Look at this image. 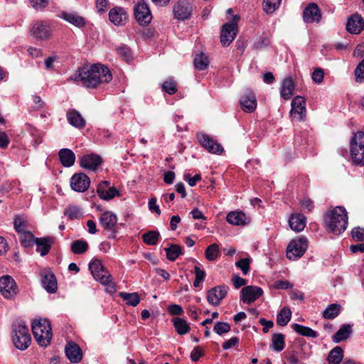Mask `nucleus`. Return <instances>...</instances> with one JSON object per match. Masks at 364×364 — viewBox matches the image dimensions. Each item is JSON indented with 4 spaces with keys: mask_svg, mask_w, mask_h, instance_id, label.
Segmentation results:
<instances>
[{
    "mask_svg": "<svg viewBox=\"0 0 364 364\" xmlns=\"http://www.w3.org/2000/svg\"><path fill=\"white\" fill-rule=\"evenodd\" d=\"M227 221L234 225H244L247 223V217L241 211H232L227 215Z\"/></svg>",
    "mask_w": 364,
    "mask_h": 364,
    "instance_id": "obj_31",
    "label": "nucleus"
},
{
    "mask_svg": "<svg viewBox=\"0 0 364 364\" xmlns=\"http://www.w3.org/2000/svg\"><path fill=\"white\" fill-rule=\"evenodd\" d=\"M262 289L256 286H247L241 290V300L245 304H251L262 296Z\"/></svg>",
    "mask_w": 364,
    "mask_h": 364,
    "instance_id": "obj_17",
    "label": "nucleus"
},
{
    "mask_svg": "<svg viewBox=\"0 0 364 364\" xmlns=\"http://www.w3.org/2000/svg\"><path fill=\"white\" fill-rule=\"evenodd\" d=\"M90 184L89 177L83 173L74 174L70 180L72 189L77 192H85L88 189Z\"/></svg>",
    "mask_w": 364,
    "mask_h": 364,
    "instance_id": "obj_15",
    "label": "nucleus"
},
{
    "mask_svg": "<svg viewBox=\"0 0 364 364\" xmlns=\"http://www.w3.org/2000/svg\"><path fill=\"white\" fill-rule=\"evenodd\" d=\"M109 18L115 26H121L127 21V14L122 7H115L109 11Z\"/></svg>",
    "mask_w": 364,
    "mask_h": 364,
    "instance_id": "obj_24",
    "label": "nucleus"
},
{
    "mask_svg": "<svg viewBox=\"0 0 364 364\" xmlns=\"http://www.w3.org/2000/svg\"><path fill=\"white\" fill-rule=\"evenodd\" d=\"M117 195H119L118 191L114 187H110L109 186L102 199L108 200L114 198Z\"/></svg>",
    "mask_w": 364,
    "mask_h": 364,
    "instance_id": "obj_62",
    "label": "nucleus"
},
{
    "mask_svg": "<svg viewBox=\"0 0 364 364\" xmlns=\"http://www.w3.org/2000/svg\"><path fill=\"white\" fill-rule=\"evenodd\" d=\"M61 164L65 167H70L75 161V156L73 151L68 149H62L58 153Z\"/></svg>",
    "mask_w": 364,
    "mask_h": 364,
    "instance_id": "obj_32",
    "label": "nucleus"
},
{
    "mask_svg": "<svg viewBox=\"0 0 364 364\" xmlns=\"http://www.w3.org/2000/svg\"><path fill=\"white\" fill-rule=\"evenodd\" d=\"M291 328L295 332L303 336L309 338H316L318 336V333L316 331L311 329L309 327L302 326L298 323H293L291 325Z\"/></svg>",
    "mask_w": 364,
    "mask_h": 364,
    "instance_id": "obj_33",
    "label": "nucleus"
},
{
    "mask_svg": "<svg viewBox=\"0 0 364 364\" xmlns=\"http://www.w3.org/2000/svg\"><path fill=\"white\" fill-rule=\"evenodd\" d=\"M307 240L304 237L292 240L287 248V257L291 260L301 257L307 249Z\"/></svg>",
    "mask_w": 364,
    "mask_h": 364,
    "instance_id": "obj_8",
    "label": "nucleus"
},
{
    "mask_svg": "<svg viewBox=\"0 0 364 364\" xmlns=\"http://www.w3.org/2000/svg\"><path fill=\"white\" fill-rule=\"evenodd\" d=\"M119 296L129 306H136L140 301V298L137 293L121 292Z\"/></svg>",
    "mask_w": 364,
    "mask_h": 364,
    "instance_id": "obj_41",
    "label": "nucleus"
},
{
    "mask_svg": "<svg viewBox=\"0 0 364 364\" xmlns=\"http://www.w3.org/2000/svg\"><path fill=\"white\" fill-rule=\"evenodd\" d=\"M354 73L356 82H361L364 80V59L357 65Z\"/></svg>",
    "mask_w": 364,
    "mask_h": 364,
    "instance_id": "obj_53",
    "label": "nucleus"
},
{
    "mask_svg": "<svg viewBox=\"0 0 364 364\" xmlns=\"http://www.w3.org/2000/svg\"><path fill=\"white\" fill-rule=\"evenodd\" d=\"M346 29L350 33H360L364 29V22L361 16L352 15L347 22Z\"/></svg>",
    "mask_w": 364,
    "mask_h": 364,
    "instance_id": "obj_23",
    "label": "nucleus"
},
{
    "mask_svg": "<svg viewBox=\"0 0 364 364\" xmlns=\"http://www.w3.org/2000/svg\"><path fill=\"white\" fill-rule=\"evenodd\" d=\"M239 343V339L237 337H232L229 340L226 341L223 344V348L224 350H228L235 346H236Z\"/></svg>",
    "mask_w": 364,
    "mask_h": 364,
    "instance_id": "obj_64",
    "label": "nucleus"
},
{
    "mask_svg": "<svg viewBox=\"0 0 364 364\" xmlns=\"http://www.w3.org/2000/svg\"><path fill=\"white\" fill-rule=\"evenodd\" d=\"M31 33L36 39L46 40L51 36L50 25L46 21H37L33 23Z\"/></svg>",
    "mask_w": 364,
    "mask_h": 364,
    "instance_id": "obj_10",
    "label": "nucleus"
},
{
    "mask_svg": "<svg viewBox=\"0 0 364 364\" xmlns=\"http://www.w3.org/2000/svg\"><path fill=\"white\" fill-rule=\"evenodd\" d=\"M31 6L37 10L42 11L47 7L49 0H29Z\"/></svg>",
    "mask_w": 364,
    "mask_h": 364,
    "instance_id": "obj_56",
    "label": "nucleus"
},
{
    "mask_svg": "<svg viewBox=\"0 0 364 364\" xmlns=\"http://www.w3.org/2000/svg\"><path fill=\"white\" fill-rule=\"evenodd\" d=\"M208 57L204 53L196 54L194 58V66L198 70H203L206 69L209 65Z\"/></svg>",
    "mask_w": 364,
    "mask_h": 364,
    "instance_id": "obj_38",
    "label": "nucleus"
},
{
    "mask_svg": "<svg viewBox=\"0 0 364 364\" xmlns=\"http://www.w3.org/2000/svg\"><path fill=\"white\" fill-rule=\"evenodd\" d=\"M21 244L25 247H29L35 243L36 238L30 231H24L20 233Z\"/></svg>",
    "mask_w": 364,
    "mask_h": 364,
    "instance_id": "obj_44",
    "label": "nucleus"
},
{
    "mask_svg": "<svg viewBox=\"0 0 364 364\" xmlns=\"http://www.w3.org/2000/svg\"><path fill=\"white\" fill-rule=\"evenodd\" d=\"M0 292L7 299H14L18 294V287L11 276L6 275L0 278Z\"/></svg>",
    "mask_w": 364,
    "mask_h": 364,
    "instance_id": "obj_9",
    "label": "nucleus"
},
{
    "mask_svg": "<svg viewBox=\"0 0 364 364\" xmlns=\"http://www.w3.org/2000/svg\"><path fill=\"white\" fill-rule=\"evenodd\" d=\"M53 242L54 239L51 236L36 238L35 244L36 245V251L39 252L41 256H45L49 252Z\"/></svg>",
    "mask_w": 364,
    "mask_h": 364,
    "instance_id": "obj_26",
    "label": "nucleus"
},
{
    "mask_svg": "<svg viewBox=\"0 0 364 364\" xmlns=\"http://www.w3.org/2000/svg\"><path fill=\"white\" fill-rule=\"evenodd\" d=\"M324 227L329 232L336 235L341 234L347 228L348 216L344 208L338 206L324 214Z\"/></svg>",
    "mask_w": 364,
    "mask_h": 364,
    "instance_id": "obj_2",
    "label": "nucleus"
},
{
    "mask_svg": "<svg viewBox=\"0 0 364 364\" xmlns=\"http://www.w3.org/2000/svg\"><path fill=\"white\" fill-rule=\"evenodd\" d=\"M60 17L63 18L67 22L79 28L84 26L85 23L84 18L82 16L77 15L76 13H68L66 11H63L60 14Z\"/></svg>",
    "mask_w": 364,
    "mask_h": 364,
    "instance_id": "obj_30",
    "label": "nucleus"
},
{
    "mask_svg": "<svg viewBox=\"0 0 364 364\" xmlns=\"http://www.w3.org/2000/svg\"><path fill=\"white\" fill-rule=\"evenodd\" d=\"M204 354V350L200 346H196L191 353V358L193 361H197Z\"/></svg>",
    "mask_w": 364,
    "mask_h": 364,
    "instance_id": "obj_57",
    "label": "nucleus"
},
{
    "mask_svg": "<svg viewBox=\"0 0 364 364\" xmlns=\"http://www.w3.org/2000/svg\"><path fill=\"white\" fill-rule=\"evenodd\" d=\"M167 259L170 261H175L179 255L183 254L181 247L178 245H171L168 247L164 248Z\"/></svg>",
    "mask_w": 364,
    "mask_h": 364,
    "instance_id": "obj_39",
    "label": "nucleus"
},
{
    "mask_svg": "<svg viewBox=\"0 0 364 364\" xmlns=\"http://www.w3.org/2000/svg\"><path fill=\"white\" fill-rule=\"evenodd\" d=\"M112 79L109 69L102 64H94L80 68L69 80L80 82L87 88H95Z\"/></svg>",
    "mask_w": 364,
    "mask_h": 364,
    "instance_id": "obj_1",
    "label": "nucleus"
},
{
    "mask_svg": "<svg viewBox=\"0 0 364 364\" xmlns=\"http://www.w3.org/2000/svg\"><path fill=\"white\" fill-rule=\"evenodd\" d=\"M88 249V243L83 240H77L71 244V250L74 254L85 252Z\"/></svg>",
    "mask_w": 364,
    "mask_h": 364,
    "instance_id": "obj_42",
    "label": "nucleus"
},
{
    "mask_svg": "<svg viewBox=\"0 0 364 364\" xmlns=\"http://www.w3.org/2000/svg\"><path fill=\"white\" fill-rule=\"evenodd\" d=\"M64 215L70 220L80 218L82 216L80 208L76 205H69L65 208Z\"/></svg>",
    "mask_w": 364,
    "mask_h": 364,
    "instance_id": "obj_47",
    "label": "nucleus"
},
{
    "mask_svg": "<svg viewBox=\"0 0 364 364\" xmlns=\"http://www.w3.org/2000/svg\"><path fill=\"white\" fill-rule=\"evenodd\" d=\"M291 317V311L288 307H284L281 309L277 316V323L281 326L287 325Z\"/></svg>",
    "mask_w": 364,
    "mask_h": 364,
    "instance_id": "obj_37",
    "label": "nucleus"
},
{
    "mask_svg": "<svg viewBox=\"0 0 364 364\" xmlns=\"http://www.w3.org/2000/svg\"><path fill=\"white\" fill-rule=\"evenodd\" d=\"M340 305L336 304H330L323 312L325 318L333 319L339 314Z\"/></svg>",
    "mask_w": 364,
    "mask_h": 364,
    "instance_id": "obj_45",
    "label": "nucleus"
},
{
    "mask_svg": "<svg viewBox=\"0 0 364 364\" xmlns=\"http://www.w3.org/2000/svg\"><path fill=\"white\" fill-rule=\"evenodd\" d=\"M282 0H264L263 10L266 14H271L277 9Z\"/></svg>",
    "mask_w": 364,
    "mask_h": 364,
    "instance_id": "obj_46",
    "label": "nucleus"
},
{
    "mask_svg": "<svg viewBox=\"0 0 364 364\" xmlns=\"http://www.w3.org/2000/svg\"><path fill=\"white\" fill-rule=\"evenodd\" d=\"M197 139L200 144L210 153L221 154L223 151V146L216 140L205 134H198Z\"/></svg>",
    "mask_w": 364,
    "mask_h": 364,
    "instance_id": "obj_12",
    "label": "nucleus"
},
{
    "mask_svg": "<svg viewBox=\"0 0 364 364\" xmlns=\"http://www.w3.org/2000/svg\"><path fill=\"white\" fill-rule=\"evenodd\" d=\"M240 18V16L235 15L230 23H226L223 26L220 42L223 46H229L235 39L237 33V22Z\"/></svg>",
    "mask_w": 364,
    "mask_h": 364,
    "instance_id": "obj_7",
    "label": "nucleus"
},
{
    "mask_svg": "<svg viewBox=\"0 0 364 364\" xmlns=\"http://www.w3.org/2000/svg\"><path fill=\"white\" fill-rule=\"evenodd\" d=\"M68 122L75 128L83 129L85 127V120L75 109H69L66 114Z\"/></svg>",
    "mask_w": 364,
    "mask_h": 364,
    "instance_id": "obj_27",
    "label": "nucleus"
},
{
    "mask_svg": "<svg viewBox=\"0 0 364 364\" xmlns=\"http://www.w3.org/2000/svg\"><path fill=\"white\" fill-rule=\"evenodd\" d=\"M168 311L173 316H180L183 313V310L180 305L171 304L168 307Z\"/></svg>",
    "mask_w": 364,
    "mask_h": 364,
    "instance_id": "obj_59",
    "label": "nucleus"
},
{
    "mask_svg": "<svg viewBox=\"0 0 364 364\" xmlns=\"http://www.w3.org/2000/svg\"><path fill=\"white\" fill-rule=\"evenodd\" d=\"M306 101L301 96H296L291 101V116L297 121H303L306 117Z\"/></svg>",
    "mask_w": 364,
    "mask_h": 364,
    "instance_id": "obj_11",
    "label": "nucleus"
},
{
    "mask_svg": "<svg viewBox=\"0 0 364 364\" xmlns=\"http://www.w3.org/2000/svg\"><path fill=\"white\" fill-rule=\"evenodd\" d=\"M14 225L16 231L18 233L26 231V222L21 217L16 216L14 219Z\"/></svg>",
    "mask_w": 364,
    "mask_h": 364,
    "instance_id": "obj_55",
    "label": "nucleus"
},
{
    "mask_svg": "<svg viewBox=\"0 0 364 364\" xmlns=\"http://www.w3.org/2000/svg\"><path fill=\"white\" fill-rule=\"evenodd\" d=\"M68 358L73 363H79L82 358L80 346L74 342H69L65 348Z\"/></svg>",
    "mask_w": 364,
    "mask_h": 364,
    "instance_id": "obj_21",
    "label": "nucleus"
},
{
    "mask_svg": "<svg viewBox=\"0 0 364 364\" xmlns=\"http://www.w3.org/2000/svg\"><path fill=\"white\" fill-rule=\"evenodd\" d=\"M117 53L121 56L126 62H129L132 59V55L131 50L127 46H122L117 48Z\"/></svg>",
    "mask_w": 364,
    "mask_h": 364,
    "instance_id": "obj_51",
    "label": "nucleus"
},
{
    "mask_svg": "<svg viewBox=\"0 0 364 364\" xmlns=\"http://www.w3.org/2000/svg\"><path fill=\"white\" fill-rule=\"evenodd\" d=\"M295 88L294 82L291 77H286L282 82L280 90L281 97L287 100L290 99Z\"/></svg>",
    "mask_w": 364,
    "mask_h": 364,
    "instance_id": "obj_29",
    "label": "nucleus"
},
{
    "mask_svg": "<svg viewBox=\"0 0 364 364\" xmlns=\"http://www.w3.org/2000/svg\"><path fill=\"white\" fill-rule=\"evenodd\" d=\"M227 295V289L225 286H217L207 292V300L213 306H218L220 301Z\"/></svg>",
    "mask_w": 364,
    "mask_h": 364,
    "instance_id": "obj_18",
    "label": "nucleus"
},
{
    "mask_svg": "<svg viewBox=\"0 0 364 364\" xmlns=\"http://www.w3.org/2000/svg\"><path fill=\"white\" fill-rule=\"evenodd\" d=\"M232 281L233 282L234 287L236 289H239L240 287L246 284V280L236 274L232 276Z\"/></svg>",
    "mask_w": 364,
    "mask_h": 364,
    "instance_id": "obj_63",
    "label": "nucleus"
},
{
    "mask_svg": "<svg viewBox=\"0 0 364 364\" xmlns=\"http://www.w3.org/2000/svg\"><path fill=\"white\" fill-rule=\"evenodd\" d=\"M12 341L15 347L21 350L28 348L31 338L28 327L23 323L13 325Z\"/></svg>",
    "mask_w": 364,
    "mask_h": 364,
    "instance_id": "obj_5",
    "label": "nucleus"
},
{
    "mask_svg": "<svg viewBox=\"0 0 364 364\" xmlns=\"http://www.w3.org/2000/svg\"><path fill=\"white\" fill-rule=\"evenodd\" d=\"M102 162V158L95 154H86L80 159V166L91 171H95Z\"/></svg>",
    "mask_w": 364,
    "mask_h": 364,
    "instance_id": "obj_19",
    "label": "nucleus"
},
{
    "mask_svg": "<svg viewBox=\"0 0 364 364\" xmlns=\"http://www.w3.org/2000/svg\"><path fill=\"white\" fill-rule=\"evenodd\" d=\"M89 269L95 280L100 282L104 285H109L112 291H114V284L111 281V275L105 269L101 260L92 259L89 264Z\"/></svg>",
    "mask_w": 364,
    "mask_h": 364,
    "instance_id": "obj_6",
    "label": "nucleus"
},
{
    "mask_svg": "<svg viewBox=\"0 0 364 364\" xmlns=\"http://www.w3.org/2000/svg\"><path fill=\"white\" fill-rule=\"evenodd\" d=\"M28 130L31 133V134L33 136L34 139V144L35 146H37L40 144L42 142V139L40 134H38V130L33 127L31 125H28Z\"/></svg>",
    "mask_w": 364,
    "mask_h": 364,
    "instance_id": "obj_58",
    "label": "nucleus"
},
{
    "mask_svg": "<svg viewBox=\"0 0 364 364\" xmlns=\"http://www.w3.org/2000/svg\"><path fill=\"white\" fill-rule=\"evenodd\" d=\"M33 336L41 346H47L52 338L51 326L48 319L39 318L33 322Z\"/></svg>",
    "mask_w": 364,
    "mask_h": 364,
    "instance_id": "obj_3",
    "label": "nucleus"
},
{
    "mask_svg": "<svg viewBox=\"0 0 364 364\" xmlns=\"http://www.w3.org/2000/svg\"><path fill=\"white\" fill-rule=\"evenodd\" d=\"M272 348L274 350L281 351L284 348V336L282 333H274L272 336Z\"/></svg>",
    "mask_w": 364,
    "mask_h": 364,
    "instance_id": "obj_48",
    "label": "nucleus"
},
{
    "mask_svg": "<svg viewBox=\"0 0 364 364\" xmlns=\"http://www.w3.org/2000/svg\"><path fill=\"white\" fill-rule=\"evenodd\" d=\"M321 18V11L314 3L309 4L303 11V19L306 23H318Z\"/></svg>",
    "mask_w": 364,
    "mask_h": 364,
    "instance_id": "obj_16",
    "label": "nucleus"
},
{
    "mask_svg": "<svg viewBox=\"0 0 364 364\" xmlns=\"http://www.w3.org/2000/svg\"><path fill=\"white\" fill-rule=\"evenodd\" d=\"M173 326L177 331V333L180 335H184L189 332L190 327L188 323L186 320L181 318H174L172 319Z\"/></svg>",
    "mask_w": 364,
    "mask_h": 364,
    "instance_id": "obj_36",
    "label": "nucleus"
},
{
    "mask_svg": "<svg viewBox=\"0 0 364 364\" xmlns=\"http://www.w3.org/2000/svg\"><path fill=\"white\" fill-rule=\"evenodd\" d=\"M100 223L102 228L107 230L115 232L114 228L117 222V218L114 213L106 211L101 214L100 218Z\"/></svg>",
    "mask_w": 364,
    "mask_h": 364,
    "instance_id": "obj_25",
    "label": "nucleus"
},
{
    "mask_svg": "<svg viewBox=\"0 0 364 364\" xmlns=\"http://www.w3.org/2000/svg\"><path fill=\"white\" fill-rule=\"evenodd\" d=\"M251 259L250 258H244L238 260L235 263V266L240 269L244 275H246L250 272V264Z\"/></svg>",
    "mask_w": 364,
    "mask_h": 364,
    "instance_id": "obj_50",
    "label": "nucleus"
},
{
    "mask_svg": "<svg viewBox=\"0 0 364 364\" xmlns=\"http://www.w3.org/2000/svg\"><path fill=\"white\" fill-rule=\"evenodd\" d=\"M213 330L217 334L222 335L230 331V326L226 322H218L215 324Z\"/></svg>",
    "mask_w": 364,
    "mask_h": 364,
    "instance_id": "obj_52",
    "label": "nucleus"
},
{
    "mask_svg": "<svg viewBox=\"0 0 364 364\" xmlns=\"http://www.w3.org/2000/svg\"><path fill=\"white\" fill-rule=\"evenodd\" d=\"M109 182L105 181L101 182L97 188V192L99 196L102 199L104 196L105 195L106 190L109 188Z\"/></svg>",
    "mask_w": 364,
    "mask_h": 364,
    "instance_id": "obj_60",
    "label": "nucleus"
},
{
    "mask_svg": "<svg viewBox=\"0 0 364 364\" xmlns=\"http://www.w3.org/2000/svg\"><path fill=\"white\" fill-rule=\"evenodd\" d=\"M134 16L140 25H147L151 20V14L144 0L140 1L134 7Z\"/></svg>",
    "mask_w": 364,
    "mask_h": 364,
    "instance_id": "obj_13",
    "label": "nucleus"
},
{
    "mask_svg": "<svg viewBox=\"0 0 364 364\" xmlns=\"http://www.w3.org/2000/svg\"><path fill=\"white\" fill-rule=\"evenodd\" d=\"M162 90L169 95H173L177 92L176 82L173 80H166L162 84Z\"/></svg>",
    "mask_w": 364,
    "mask_h": 364,
    "instance_id": "obj_49",
    "label": "nucleus"
},
{
    "mask_svg": "<svg viewBox=\"0 0 364 364\" xmlns=\"http://www.w3.org/2000/svg\"><path fill=\"white\" fill-rule=\"evenodd\" d=\"M352 238L356 242H364V228L357 227L351 230Z\"/></svg>",
    "mask_w": 364,
    "mask_h": 364,
    "instance_id": "obj_54",
    "label": "nucleus"
},
{
    "mask_svg": "<svg viewBox=\"0 0 364 364\" xmlns=\"http://www.w3.org/2000/svg\"><path fill=\"white\" fill-rule=\"evenodd\" d=\"M192 5L187 0H178L173 7V14L178 20H185L191 17Z\"/></svg>",
    "mask_w": 364,
    "mask_h": 364,
    "instance_id": "obj_14",
    "label": "nucleus"
},
{
    "mask_svg": "<svg viewBox=\"0 0 364 364\" xmlns=\"http://www.w3.org/2000/svg\"><path fill=\"white\" fill-rule=\"evenodd\" d=\"M291 229L295 232H301L306 226V218L301 214H292L289 220Z\"/></svg>",
    "mask_w": 364,
    "mask_h": 364,
    "instance_id": "obj_28",
    "label": "nucleus"
},
{
    "mask_svg": "<svg viewBox=\"0 0 364 364\" xmlns=\"http://www.w3.org/2000/svg\"><path fill=\"white\" fill-rule=\"evenodd\" d=\"M350 154L353 164L364 166V132L354 133L350 141Z\"/></svg>",
    "mask_w": 364,
    "mask_h": 364,
    "instance_id": "obj_4",
    "label": "nucleus"
},
{
    "mask_svg": "<svg viewBox=\"0 0 364 364\" xmlns=\"http://www.w3.org/2000/svg\"><path fill=\"white\" fill-rule=\"evenodd\" d=\"M323 72L321 68H316L312 73V80L316 83H321L323 80Z\"/></svg>",
    "mask_w": 364,
    "mask_h": 364,
    "instance_id": "obj_61",
    "label": "nucleus"
},
{
    "mask_svg": "<svg viewBox=\"0 0 364 364\" xmlns=\"http://www.w3.org/2000/svg\"><path fill=\"white\" fill-rule=\"evenodd\" d=\"M205 256L208 261L216 260L220 256L219 246L215 243L209 245L205 251Z\"/></svg>",
    "mask_w": 364,
    "mask_h": 364,
    "instance_id": "obj_40",
    "label": "nucleus"
},
{
    "mask_svg": "<svg viewBox=\"0 0 364 364\" xmlns=\"http://www.w3.org/2000/svg\"><path fill=\"white\" fill-rule=\"evenodd\" d=\"M41 283L48 293H55L57 290L55 276L50 272L43 271L41 273Z\"/></svg>",
    "mask_w": 364,
    "mask_h": 364,
    "instance_id": "obj_20",
    "label": "nucleus"
},
{
    "mask_svg": "<svg viewBox=\"0 0 364 364\" xmlns=\"http://www.w3.org/2000/svg\"><path fill=\"white\" fill-rule=\"evenodd\" d=\"M160 234L158 231L151 230L143 235L144 242L148 245H155L157 244Z\"/></svg>",
    "mask_w": 364,
    "mask_h": 364,
    "instance_id": "obj_43",
    "label": "nucleus"
},
{
    "mask_svg": "<svg viewBox=\"0 0 364 364\" xmlns=\"http://www.w3.org/2000/svg\"><path fill=\"white\" fill-rule=\"evenodd\" d=\"M242 109L246 112H252L257 107V100L254 93L247 90L240 99Z\"/></svg>",
    "mask_w": 364,
    "mask_h": 364,
    "instance_id": "obj_22",
    "label": "nucleus"
},
{
    "mask_svg": "<svg viewBox=\"0 0 364 364\" xmlns=\"http://www.w3.org/2000/svg\"><path fill=\"white\" fill-rule=\"evenodd\" d=\"M352 333L351 326L346 324L341 326L333 337L334 343H339L347 339Z\"/></svg>",
    "mask_w": 364,
    "mask_h": 364,
    "instance_id": "obj_34",
    "label": "nucleus"
},
{
    "mask_svg": "<svg viewBox=\"0 0 364 364\" xmlns=\"http://www.w3.org/2000/svg\"><path fill=\"white\" fill-rule=\"evenodd\" d=\"M343 357V349L339 346H336L330 351L327 360L329 364H339Z\"/></svg>",
    "mask_w": 364,
    "mask_h": 364,
    "instance_id": "obj_35",
    "label": "nucleus"
}]
</instances>
